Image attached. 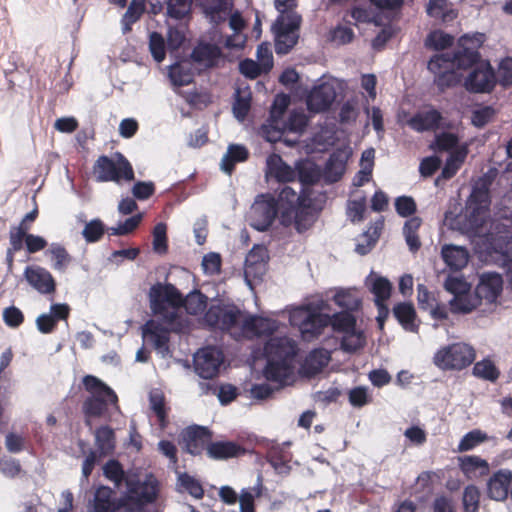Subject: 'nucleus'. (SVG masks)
<instances>
[{
  "label": "nucleus",
  "instance_id": "obj_1",
  "mask_svg": "<svg viewBox=\"0 0 512 512\" xmlns=\"http://www.w3.org/2000/svg\"><path fill=\"white\" fill-rule=\"evenodd\" d=\"M205 321L213 327L228 331L234 338L271 336L266 342L264 352L267 365L265 378L278 387L294 381V357L296 343L282 332L279 323L270 318L248 315L234 305H212L205 314Z\"/></svg>",
  "mask_w": 512,
  "mask_h": 512
},
{
  "label": "nucleus",
  "instance_id": "obj_2",
  "mask_svg": "<svg viewBox=\"0 0 512 512\" xmlns=\"http://www.w3.org/2000/svg\"><path fill=\"white\" fill-rule=\"evenodd\" d=\"M150 307L159 320H149L142 327V337L152 344L155 350L165 357L168 354L170 331L180 332L183 322L179 317L181 307L191 315L202 313L207 305V297L195 291L183 299L181 293L170 283H156L149 290Z\"/></svg>",
  "mask_w": 512,
  "mask_h": 512
},
{
  "label": "nucleus",
  "instance_id": "obj_3",
  "mask_svg": "<svg viewBox=\"0 0 512 512\" xmlns=\"http://www.w3.org/2000/svg\"><path fill=\"white\" fill-rule=\"evenodd\" d=\"M427 68L434 75V83L441 90L460 83L466 70L469 73L464 80V86L468 91L489 92L496 81L489 62L479 60L478 53L468 48L457 51L453 58L448 54L435 55L428 62Z\"/></svg>",
  "mask_w": 512,
  "mask_h": 512
},
{
  "label": "nucleus",
  "instance_id": "obj_4",
  "mask_svg": "<svg viewBox=\"0 0 512 512\" xmlns=\"http://www.w3.org/2000/svg\"><path fill=\"white\" fill-rule=\"evenodd\" d=\"M85 389L90 393L83 404L86 424L91 428V417L101 416L109 405H115L117 396L114 391L95 376L87 375L83 378Z\"/></svg>",
  "mask_w": 512,
  "mask_h": 512
},
{
  "label": "nucleus",
  "instance_id": "obj_5",
  "mask_svg": "<svg viewBox=\"0 0 512 512\" xmlns=\"http://www.w3.org/2000/svg\"><path fill=\"white\" fill-rule=\"evenodd\" d=\"M127 490L120 499V507L126 512H140L157 496V481L153 476H147L144 481L125 479Z\"/></svg>",
  "mask_w": 512,
  "mask_h": 512
},
{
  "label": "nucleus",
  "instance_id": "obj_6",
  "mask_svg": "<svg viewBox=\"0 0 512 512\" xmlns=\"http://www.w3.org/2000/svg\"><path fill=\"white\" fill-rule=\"evenodd\" d=\"M490 204L489 190L485 180H479L467 201L465 217L467 229L475 233L485 224Z\"/></svg>",
  "mask_w": 512,
  "mask_h": 512
},
{
  "label": "nucleus",
  "instance_id": "obj_7",
  "mask_svg": "<svg viewBox=\"0 0 512 512\" xmlns=\"http://www.w3.org/2000/svg\"><path fill=\"white\" fill-rule=\"evenodd\" d=\"M94 174L99 182H116L134 179V171L129 161L121 154L112 157L100 156L94 165Z\"/></svg>",
  "mask_w": 512,
  "mask_h": 512
},
{
  "label": "nucleus",
  "instance_id": "obj_8",
  "mask_svg": "<svg viewBox=\"0 0 512 512\" xmlns=\"http://www.w3.org/2000/svg\"><path fill=\"white\" fill-rule=\"evenodd\" d=\"M475 356L472 346L458 342L441 347L435 353L433 362L442 370H461L469 366Z\"/></svg>",
  "mask_w": 512,
  "mask_h": 512
},
{
  "label": "nucleus",
  "instance_id": "obj_9",
  "mask_svg": "<svg viewBox=\"0 0 512 512\" xmlns=\"http://www.w3.org/2000/svg\"><path fill=\"white\" fill-rule=\"evenodd\" d=\"M330 316L320 313L312 306H301L290 312V323L297 326L306 340L318 336L329 325Z\"/></svg>",
  "mask_w": 512,
  "mask_h": 512
},
{
  "label": "nucleus",
  "instance_id": "obj_10",
  "mask_svg": "<svg viewBox=\"0 0 512 512\" xmlns=\"http://www.w3.org/2000/svg\"><path fill=\"white\" fill-rule=\"evenodd\" d=\"M300 23L301 16L299 14H290L276 19L272 31L275 36V51L277 54H287L296 45L299 38Z\"/></svg>",
  "mask_w": 512,
  "mask_h": 512
},
{
  "label": "nucleus",
  "instance_id": "obj_11",
  "mask_svg": "<svg viewBox=\"0 0 512 512\" xmlns=\"http://www.w3.org/2000/svg\"><path fill=\"white\" fill-rule=\"evenodd\" d=\"M277 215V205L270 196H258L252 204L249 212L250 225L258 230L265 231L273 223Z\"/></svg>",
  "mask_w": 512,
  "mask_h": 512
},
{
  "label": "nucleus",
  "instance_id": "obj_12",
  "mask_svg": "<svg viewBox=\"0 0 512 512\" xmlns=\"http://www.w3.org/2000/svg\"><path fill=\"white\" fill-rule=\"evenodd\" d=\"M193 360L195 372L201 378L211 379L219 373L224 357L220 349L205 347L195 353Z\"/></svg>",
  "mask_w": 512,
  "mask_h": 512
},
{
  "label": "nucleus",
  "instance_id": "obj_13",
  "mask_svg": "<svg viewBox=\"0 0 512 512\" xmlns=\"http://www.w3.org/2000/svg\"><path fill=\"white\" fill-rule=\"evenodd\" d=\"M290 104V97L286 94H279L275 97L270 119L261 129L262 136L268 142H277L282 139L283 131L280 128V119Z\"/></svg>",
  "mask_w": 512,
  "mask_h": 512
},
{
  "label": "nucleus",
  "instance_id": "obj_14",
  "mask_svg": "<svg viewBox=\"0 0 512 512\" xmlns=\"http://www.w3.org/2000/svg\"><path fill=\"white\" fill-rule=\"evenodd\" d=\"M298 174L304 182L313 181L311 177L304 176L301 171H297L285 163L279 155L272 154L267 157L265 170V178L267 181L274 179L277 182H291L296 179Z\"/></svg>",
  "mask_w": 512,
  "mask_h": 512
},
{
  "label": "nucleus",
  "instance_id": "obj_15",
  "mask_svg": "<svg viewBox=\"0 0 512 512\" xmlns=\"http://www.w3.org/2000/svg\"><path fill=\"white\" fill-rule=\"evenodd\" d=\"M23 276L29 286L40 294L48 295L56 290V282L53 275L42 266H27L24 269Z\"/></svg>",
  "mask_w": 512,
  "mask_h": 512
},
{
  "label": "nucleus",
  "instance_id": "obj_16",
  "mask_svg": "<svg viewBox=\"0 0 512 512\" xmlns=\"http://www.w3.org/2000/svg\"><path fill=\"white\" fill-rule=\"evenodd\" d=\"M336 98V91L333 84L323 82L315 86L307 96V107L312 112H323L327 110Z\"/></svg>",
  "mask_w": 512,
  "mask_h": 512
},
{
  "label": "nucleus",
  "instance_id": "obj_17",
  "mask_svg": "<svg viewBox=\"0 0 512 512\" xmlns=\"http://www.w3.org/2000/svg\"><path fill=\"white\" fill-rule=\"evenodd\" d=\"M191 58L199 69L211 68L224 61L222 52L216 44L200 42L191 54Z\"/></svg>",
  "mask_w": 512,
  "mask_h": 512
},
{
  "label": "nucleus",
  "instance_id": "obj_18",
  "mask_svg": "<svg viewBox=\"0 0 512 512\" xmlns=\"http://www.w3.org/2000/svg\"><path fill=\"white\" fill-rule=\"evenodd\" d=\"M502 288L503 279L501 275L495 272H486L480 276L475 292L480 300L485 299L491 303L501 294Z\"/></svg>",
  "mask_w": 512,
  "mask_h": 512
},
{
  "label": "nucleus",
  "instance_id": "obj_19",
  "mask_svg": "<svg viewBox=\"0 0 512 512\" xmlns=\"http://www.w3.org/2000/svg\"><path fill=\"white\" fill-rule=\"evenodd\" d=\"M268 254L264 246H254L246 256L244 274L248 281L250 277L261 278L266 272Z\"/></svg>",
  "mask_w": 512,
  "mask_h": 512
},
{
  "label": "nucleus",
  "instance_id": "obj_20",
  "mask_svg": "<svg viewBox=\"0 0 512 512\" xmlns=\"http://www.w3.org/2000/svg\"><path fill=\"white\" fill-rule=\"evenodd\" d=\"M70 313V307L65 303H56L50 306L48 313H42L36 318V327L43 333H51L59 320H66Z\"/></svg>",
  "mask_w": 512,
  "mask_h": 512
},
{
  "label": "nucleus",
  "instance_id": "obj_21",
  "mask_svg": "<svg viewBox=\"0 0 512 512\" xmlns=\"http://www.w3.org/2000/svg\"><path fill=\"white\" fill-rule=\"evenodd\" d=\"M210 440L208 430L194 426L187 428L182 434L183 449L192 455H199Z\"/></svg>",
  "mask_w": 512,
  "mask_h": 512
},
{
  "label": "nucleus",
  "instance_id": "obj_22",
  "mask_svg": "<svg viewBox=\"0 0 512 512\" xmlns=\"http://www.w3.org/2000/svg\"><path fill=\"white\" fill-rule=\"evenodd\" d=\"M205 17L213 24H218L227 19L232 9L230 0H197Z\"/></svg>",
  "mask_w": 512,
  "mask_h": 512
},
{
  "label": "nucleus",
  "instance_id": "obj_23",
  "mask_svg": "<svg viewBox=\"0 0 512 512\" xmlns=\"http://www.w3.org/2000/svg\"><path fill=\"white\" fill-rule=\"evenodd\" d=\"M441 256L445 264L453 271L465 268L469 261V252L463 246L446 244L441 249Z\"/></svg>",
  "mask_w": 512,
  "mask_h": 512
},
{
  "label": "nucleus",
  "instance_id": "obj_24",
  "mask_svg": "<svg viewBox=\"0 0 512 512\" xmlns=\"http://www.w3.org/2000/svg\"><path fill=\"white\" fill-rule=\"evenodd\" d=\"M442 116L439 111L433 108H429L423 111H419L412 118H410L407 124L417 132H423L427 130H434L440 126Z\"/></svg>",
  "mask_w": 512,
  "mask_h": 512
},
{
  "label": "nucleus",
  "instance_id": "obj_25",
  "mask_svg": "<svg viewBox=\"0 0 512 512\" xmlns=\"http://www.w3.org/2000/svg\"><path fill=\"white\" fill-rule=\"evenodd\" d=\"M365 284L369 291L374 295L375 303L386 302L392 292L391 282L375 272H371L365 280Z\"/></svg>",
  "mask_w": 512,
  "mask_h": 512
},
{
  "label": "nucleus",
  "instance_id": "obj_26",
  "mask_svg": "<svg viewBox=\"0 0 512 512\" xmlns=\"http://www.w3.org/2000/svg\"><path fill=\"white\" fill-rule=\"evenodd\" d=\"M426 13L429 17L442 23L452 22L458 16V11L448 0H429L426 5Z\"/></svg>",
  "mask_w": 512,
  "mask_h": 512
},
{
  "label": "nucleus",
  "instance_id": "obj_27",
  "mask_svg": "<svg viewBox=\"0 0 512 512\" xmlns=\"http://www.w3.org/2000/svg\"><path fill=\"white\" fill-rule=\"evenodd\" d=\"M512 480L510 471H498L488 482V494L490 498L501 501L507 498Z\"/></svg>",
  "mask_w": 512,
  "mask_h": 512
},
{
  "label": "nucleus",
  "instance_id": "obj_28",
  "mask_svg": "<svg viewBox=\"0 0 512 512\" xmlns=\"http://www.w3.org/2000/svg\"><path fill=\"white\" fill-rule=\"evenodd\" d=\"M458 462L461 471L470 479L485 476L489 472L488 462L477 455L459 457Z\"/></svg>",
  "mask_w": 512,
  "mask_h": 512
},
{
  "label": "nucleus",
  "instance_id": "obj_29",
  "mask_svg": "<svg viewBox=\"0 0 512 512\" xmlns=\"http://www.w3.org/2000/svg\"><path fill=\"white\" fill-rule=\"evenodd\" d=\"M480 298L471 291L453 297L449 301L450 310L455 314H468L478 307Z\"/></svg>",
  "mask_w": 512,
  "mask_h": 512
},
{
  "label": "nucleus",
  "instance_id": "obj_30",
  "mask_svg": "<svg viewBox=\"0 0 512 512\" xmlns=\"http://www.w3.org/2000/svg\"><path fill=\"white\" fill-rule=\"evenodd\" d=\"M468 154L467 146H461L456 148L450 153L449 158L447 159L445 166L441 172V175L437 178L436 182L440 179H450L452 178L457 171L460 169L462 164L464 163Z\"/></svg>",
  "mask_w": 512,
  "mask_h": 512
},
{
  "label": "nucleus",
  "instance_id": "obj_31",
  "mask_svg": "<svg viewBox=\"0 0 512 512\" xmlns=\"http://www.w3.org/2000/svg\"><path fill=\"white\" fill-rule=\"evenodd\" d=\"M393 314L406 331H417L418 325L415 323L416 312L411 303H398L393 308Z\"/></svg>",
  "mask_w": 512,
  "mask_h": 512
},
{
  "label": "nucleus",
  "instance_id": "obj_32",
  "mask_svg": "<svg viewBox=\"0 0 512 512\" xmlns=\"http://www.w3.org/2000/svg\"><path fill=\"white\" fill-rule=\"evenodd\" d=\"M93 512H115L116 504L114 500V492L106 486L99 487L94 495Z\"/></svg>",
  "mask_w": 512,
  "mask_h": 512
},
{
  "label": "nucleus",
  "instance_id": "obj_33",
  "mask_svg": "<svg viewBox=\"0 0 512 512\" xmlns=\"http://www.w3.org/2000/svg\"><path fill=\"white\" fill-rule=\"evenodd\" d=\"M207 453L211 458L225 459L243 454L244 449L234 442L220 441L210 444L207 447Z\"/></svg>",
  "mask_w": 512,
  "mask_h": 512
},
{
  "label": "nucleus",
  "instance_id": "obj_34",
  "mask_svg": "<svg viewBox=\"0 0 512 512\" xmlns=\"http://www.w3.org/2000/svg\"><path fill=\"white\" fill-rule=\"evenodd\" d=\"M491 248L499 255L501 265L508 267L512 262V236L505 234L494 237L491 241Z\"/></svg>",
  "mask_w": 512,
  "mask_h": 512
},
{
  "label": "nucleus",
  "instance_id": "obj_35",
  "mask_svg": "<svg viewBox=\"0 0 512 512\" xmlns=\"http://www.w3.org/2000/svg\"><path fill=\"white\" fill-rule=\"evenodd\" d=\"M248 156L247 149L242 145L232 144L222 157L220 168L223 172L231 174L237 162L245 161Z\"/></svg>",
  "mask_w": 512,
  "mask_h": 512
},
{
  "label": "nucleus",
  "instance_id": "obj_36",
  "mask_svg": "<svg viewBox=\"0 0 512 512\" xmlns=\"http://www.w3.org/2000/svg\"><path fill=\"white\" fill-rule=\"evenodd\" d=\"M330 360V354L325 349H315L306 357L303 369L308 375L319 373Z\"/></svg>",
  "mask_w": 512,
  "mask_h": 512
},
{
  "label": "nucleus",
  "instance_id": "obj_37",
  "mask_svg": "<svg viewBox=\"0 0 512 512\" xmlns=\"http://www.w3.org/2000/svg\"><path fill=\"white\" fill-rule=\"evenodd\" d=\"M46 255L50 256L52 268L58 272H65L72 261L65 247L59 243H52L46 251Z\"/></svg>",
  "mask_w": 512,
  "mask_h": 512
},
{
  "label": "nucleus",
  "instance_id": "obj_38",
  "mask_svg": "<svg viewBox=\"0 0 512 512\" xmlns=\"http://www.w3.org/2000/svg\"><path fill=\"white\" fill-rule=\"evenodd\" d=\"M145 11V0H131L128 9L121 19L122 33L126 34L132 29Z\"/></svg>",
  "mask_w": 512,
  "mask_h": 512
},
{
  "label": "nucleus",
  "instance_id": "obj_39",
  "mask_svg": "<svg viewBox=\"0 0 512 512\" xmlns=\"http://www.w3.org/2000/svg\"><path fill=\"white\" fill-rule=\"evenodd\" d=\"M333 300L346 311H355L361 305V299L355 289H339L333 296Z\"/></svg>",
  "mask_w": 512,
  "mask_h": 512
},
{
  "label": "nucleus",
  "instance_id": "obj_40",
  "mask_svg": "<svg viewBox=\"0 0 512 512\" xmlns=\"http://www.w3.org/2000/svg\"><path fill=\"white\" fill-rule=\"evenodd\" d=\"M383 225V220L379 219L369 227V229L362 235V239L366 242V244L358 243L355 249L357 253L360 255H365L372 249L380 236Z\"/></svg>",
  "mask_w": 512,
  "mask_h": 512
},
{
  "label": "nucleus",
  "instance_id": "obj_41",
  "mask_svg": "<svg viewBox=\"0 0 512 512\" xmlns=\"http://www.w3.org/2000/svg\"><path fill=\"white\" fill-rule=\"evenodd\" d=\"M169 78L174 86H185L192 82L193 75L189 63L181 62L171 65L169 68Z\"/></svg>",
  "mask_w": 512,
  "mask_h": 512
},
{
  "label": "nucleus",
  "instance_id": "obj_42",
  "mask_svg": "<svg viewBox=\"0 0 512 512\" xmlns=\"http://www.w3.org/2000/svg\"><path fill=\"white\" fill-rule=\"evenodd\" d=\"M329 325L334 331L341 333L351 332L356 326L355 317L348 311H343L330 316Z\"/></svg>",
  "mask_w": 512,
  "mask_h": 512
},
{
  "label": "nucleus",
  "instance_id": "obj_43",
  "mask_svg": "<svg viewBox=\"0 0 512 512\" xmlns=\"http://www.w3.org/2000/svg\"><path fill=\"white\" fill-rule=\"evenodd\" d=\"M251 104V92L248 89H237L236 98L233 104L234 116L239 120L243 121L249 110Z\"/></svg>",
  "mask_w": 512,
  "mask_h": 512
},
{
  "label": "nucleus",
  "instance_id": "obj_44",
  "mask_svg": "<svg viewBox=\"0 0 512 512\" xmlns=\"http://www.w3.org/2000/svg\"><path fill=\"white\" fill-rule=\"evenodd\" d=\"M421 223L422 221L419 217H412L405 222L403 227L406 243L412 251L418 250L421 245L417 235Z\"/></svg>",
  "mask_w": 512,
  "mask_h": 512
},
{
  "label": "nucleus",
  "instance_id": "obj_45",
  "mask_svg": "<svg viewBox=\"0 0 512 512\" xmlns=\"http://www.w3.org/2000/svg\"><path fill=\"white\" fill-rule=\"evenodd\" d=\"M473 374L478 378L495 382L499 378L500 372L490 359H483L475 363Z\"/></svg>",
  "mask_w": 512,
  "mask_h": 512
},
{
  "label": "nucleus",
  "instance_id": "obj_46",
  "mask_svg": "<svg viewBox=\"0 0 512 512\" xmlns=\"http://www.w3.org/2000/svg\"><path fill=\"white\" fill-rule=\"evenodd\" d=\"M95 441L102 454L112 452L115 447L114 432L108 426H102L95 432Z\"/></svg>",
  "mask_w": 512,
  "mask_h": 512
},
{
  "label": "nucleus",
  "instance_id": "obj_47",
  "mask_svg": "<svg viewBox=\"0 0 512 512\" xmlns=\"http://www.w3.org/2000/svg\"><path fill=\"white\" fill-rule=\"evenodd\" d=\"M444 288L453 297L471 291L470 283L462 275L449 274L444 281Z\"/></svg>",
  "mask_w": 512,
  "mask_h": 512
},
{
  "label": "nucleus",
  "instance_id": "obj_48",
  "mask_svg": "<svg viewBox=\"0 0 512 512\" xmlns=\"http://www.w3.org/2000/svg\"><path fill=\"white\" fill-rule=\"evenodd\" d=\"M453 36L440 30L432 31L425 40V46L434 50H443L452 45Z\"/></svg>",
  "mask_w": 512,
  "mask_h": 512
},
{
  "label": "nucleus",
  "instance_id": "obj_49",
  "mask_svg": "<svg viewBox=\"0 0 512 512\" xmlns=\"http://www.w3.org/2000/svg\"><path fill=\"white\" fill-rule=\"evenodd\" d=\"M308 118L303 110H294L290 113L288 121L283 127L282 131L288 130L293 133L301 134L307 126Z\"/></svg>",
  "mask_w": 512,
  "mask_h": 512
},
{
  "label": "nucleus",
  "instance_id": "obj_50",
  "mask_svg": "<svg viewBox=\"0 0 512 512\" xmlns=\"http://www.w3.org/2000/svg\"><path fill=\"white\" fill-rule=\"evenodd\" d=\"M365 344V336L361 331L355 328L348 333H345L341 342V347L347 352H354L362 348Z\"/></svg>",
  "mask_w": 512,
  "mask_h": 512
},
{
  "label": "nucleus",
  "instance_id": "obj_51",
  "mask_svg": "<svg viewBox=\"0 0 512 512\" xmlns=\"http://www.w3.org/2000/svg\"><path fill=\"white\" fill-rule=\"evenodd\" d=\"M166 4L169 17L182 19L190 12L192 0H167Z\"/></svg>",
  "mask_w": 512,
  "mask_h": 512
},
{
  "label": "nucleus",
  "instance_id": "obj_52",
  "mask_svg": "<svg viewBox=\"0 0 512 512\" xmlns=\"http://www.w3.org/2000/svg\"><path fill=\"white\" fill-rule=\"evenodd\" d=\"M487 439V435L480 430H472L465 434L459 442L457 450L459 452H465L472 450L474 447L484 442Z\"/></svg>",
  "mask_w": 512,
  "mask_h": 512
},
{
  "label": "nucleus",
  "instance_id": "obj_53",
  "mask_svg": "<svg viewBox=\"0 0 512 512\" xmlns=\"http://www.w3.org/2000/svg\"><path fill=\"white\" fill-rule=\"evenodd\" d=\"M105 232V226L100 219H93L86 223L82 235L89 243L97 242L101 239Z\"/></svg>",
  "mask_w": 512,
  "mask_h": 512
},
{
  "label": "nucleus",
  "instance_id": "obj_54",
  "mask_svg": "<svg viewBox=\"0 0 512 512\" xmlns=\"http://www.w3.org/2000/svg\"><path fill=\"white\" fill-rule=\"evenodd\" d=\"M480 491L474 485H469L463 493V506L465 512H478Z\"/></svg>",
  "mask_w": 512,
  "mask_h": 512
},
{
  "label": "nucleus",
  "instance_id": "obj_55",
  "mask_svg": "<svg viewBox=\"0 0 512 512\" xmlns=\"http://www.w3.org/2000/svg\"><path fill=\"white\" fill-rule=\"evenodd\" d=\"M103 473L116 487H120L122 481L126 479L120 463L115 460H110L104 465Z\"/></svg>",
  "mask_w": 512,
  "mask_h": 512
},
{
  "label": "nucleus",
  "instance_id": "obj_56",
  "mask_svg": "<svg viewBox=\"0 0 512 512\" xmlns=\"http://www.w3.org/2000/svg\"><path fill=\"white\" fill-rule=\"evenodd\" d=\"M149 49L157 62H162L165 58V41L161 34L152 32L149 36Z\"/></svg>",
  "mask_w": 512,
  "mask_h": 512
},
{
  "label": "nucleus",
  "instance_id": "obj_57",
  "mask_svg": "<svg viewBox=\"0 0 512 512\" xmlns=\"http://www.w3.org/2000/svg\"><path fill=\"white\" fill-rule=\"evenodd\" d=\"M150 407L155 412L160 426L163 428L166 423V411L164 406V396L159 391L150 393Z\"/></svg>",
  "mask_w": 512,
  "mask_h": 512
},
{
  "label": "nucleus",
  "instance_id": "obj_58",
  "mask_svg": "<svg viewBox=\"0 0 512 512\" xmlns=\"http://www.w3.org/2000/svg\"><path fill=\"white\" fill-rule=\"evenodd\" d=\"M27 230L28 227L23 225V223L18 227L12 228L9 232L10 247L8 249L15 252L20 251L23 248V242H26Z\"/></svg>",
  "mask_w": 512,
  "mask_h": 512
},
{
  "label": "nucleus",
  "instance_id": "obj_59",
  "mask_svg": "<svg viewBox=\"0 0 512 512\" xmlns=\"http://www.w3.org/2000/svg\"><path fill=\"white\" fill-rule=\"evenodd\" d=\"M178 481L180 485L194 498L200 499L203 497L204 491L200 483L191 477L190 475L184 473L180 474L178 477Z\"/></svg>",
  "mask_w": 512,
  "mask_h": 512
},
{
  "label": "nucleus",
  "instance_id": "obj_60",
  "mask_svg": "<svg viewBox=\"0 0 512 512\" xmlns=\"http://www.w3.org/2000/svg\"><path fill=\"white\" fill-rule=\"evenodd\" d=\"M221 256L218 253L210 252L204 255L202 259V269L207 275H215L220 272Z\"/></svg>",
  "mask_w": 512,
  "mask_h": 512
},
{
  "label": "nucleus",
  "instance_id": "obj_61",
  "mask_svg": "<svg viewBox=\"0 0 512 512\" xmlns=\"http://www.w3.org/2000/svg\"><path fill=\"white\" fill-rule=\"evenodd\" d=\"M166 225L158 223L153 230V249L157 253H164L167 250Z\"/></svg>",
  "mask_w": 512,
  "mask_h": 512
},
{
  "label": "nucleus",
  "instance_id": "obj_62",
  "mask_svg": "<svg viewBox=\"0 0 512 512\" xmlns=\"http://www.w3.org/2000/svg\"><path fill=\"white\" fill-rule=\"evenodd\" d=\"M397 213L402 217H408L416 211V203L412 197L400 196L395 200Z\"/></svg>",
  "mask_w": 512,
  "mask_h": 512
},
{
  "label": "nucleus",
  "instance_id": "obj_63",
  "mask_svg": "<svg viewBox=\"0 0 512 512\" xmlns=\"http://www.w3.org/2000/svg\"><path fill=\"white\" fill-rule=\"evenodd\" d=\"M257 59L264 72L269 71L273 66V56L270 47L266 43H262L257 48Z\"/></svg>",
  "mask_w": 512,
  "mask_h": 512
},
{
  "label": "nucleus",
  "instance_id": "obj_64",
  "mask_svg": "<svg viewBox=\"0 0 512 512\" xmlns=\"http://www.w3.org/2000/svg\"><path fill=\"white\" fill-rule=\"evenodd\" d=\"M3 320L9 327H18L24 320L23 313L15 306L8 307L3 311Z\"/></svg>",
  "mask_w": 512,
  "mask_h": 512
}]
</instances>
